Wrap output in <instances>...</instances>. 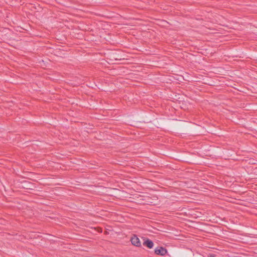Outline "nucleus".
<instances>
[{
	"instance_id": "7ed1b4c3",
	"label": "nucleus",
	"mask_w": 257,
	"mask_h": 257,
	"mask_svg": "<svg viewBox=\"0 0 257 257\" xmlns=\"http://www.w3.org/2000/svg\"><path fill=\"white\" fill-rule=\"evenodd\" d=\"M143 244L147 246L149 248H152L153 247L154 243L150 239H147L144 241Z\"/></svg>"
},
{
	"instance_id": "f03ea898",
	"label": "nucleus",
	"mask_w": 257,
	"mask_h": 257,
	"mask_svg": "<svg viewBox=\"0 0 257 257\" xmlns=\"http://www.w3.org/2000/svg\"><path fill=\"white\" fill-rule=\"evenodd\" d=\"M132 243L136 246H140L141 245V242L140 241L139 238L137 237L136 235H134L133 237H132L131 239Z\"/></svg>"
},
{
	"instance_id": "f257e3e1",
	"label": "nucleus",
	"mask_w": 257,
	"mask_h": 257,
	"mask_svg": "<svg viewBox=\"0 0 257 257\" xmlns=\"http://www.w3.org/2000/svg\"><path fill=\"white\" fill-rule=\"evenodd\" d=\"M167 252L166 249L163 247H160L156 248L155 250V253L158 255H164Z\"/></svg>"
},
{
	"instance_id": "20e7f679",
	"label": "nucleus",
	"mask_w": 257,
	"mask_h": 257,
	"mask_svg": "<svg viewBox=\"0 0 257 257\" xmlns=\"http://www.w3.org/2000/svg\"><path fill=\"white\" fill-rule=\"evenodd\" d=\"M209 257H215L214 255H210Z\"/></svg>"
}]
</instances>
